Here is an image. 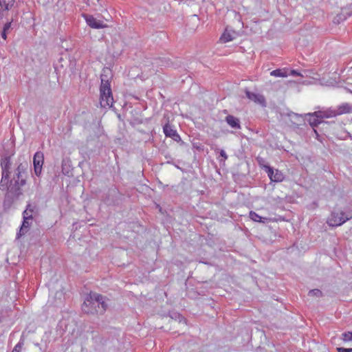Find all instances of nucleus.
<instances>
[{
  "mask_svg": "<svg viewBox=\"0 0 352 352\" xmlns=\"http://www.w3.org/2000/svg\"><path fill=\"white\" fill-rule=\"evenodd\" d=\"M28 168V164L21 163L18 165L14 171L13 179L10 181V185L6 188L7 193L4 201V204L7 202L10 204L12 200L17 198L22 194L21 187L25 184V179L22 177Z\"/></svg>",
  "mask_w": 352,
  "mask_h": 352,
  "instance_id": "nucleus-1",
  "label": "nucleus"
},
{
  "mask_svg": "<svg viewBox=\"0 0 352 352\" xmlns=\"http://www.w3.org/2000/svg\"><path fill=\"white\" fill-rule=\"evenodd\" d=\"M107 307L104 298L97 293H90L85 299L82 310L86 314H103Z\"/></svg>",
  "mask_w": 352,
  "mask_h": 352,
  "instance_id": "nucleus-2",
  "label": "nucleus"
},
{
  "mask_svg": "<svg viewBox=\"0 0 352 352\" xmlns=\"http://www.w3.org/2000/svg\"><path fill=\"white\" fill-rule=\"evenodd\" d=\"M109 70L106 69H103L102 74H101V85L100 87V105L102 107H111L113 105V98L112 96V91L111 89L110 82L108 78Z\"/></svg>",
  "mask_w": 352,
  "mask_h": 352,
  "instance_id": "nucleus-3",
  "label": "nucleus"
},
{
  "mask_svg": "<svg viewBox=\"0 0 352 352\" xmlns=\"http://www.w3.org/2000/svg\"><path fill=\"white\" fill-rule=\"evenodd\" d=\"M352 113V105L349 103H342L339 105L336 109L329 108L325 109V112L322 113V117H331L333 118L344 113ZM321 114L322 113H318Z\"/></svg>",
  "mask_w": 352,
  "mask_h": 352,
  "instance_id": "nucleus-4",
  "label": "nucleus"
},
{
  "mask_svg": "<svg viewBox=\"0 0 352 352\" xmlns=\"http://www.w3.org/2000/svg\"><path fill=\"white\" fill-rule=\"evenodd\" d=\"M351 218L349 214H345L342 211H333L331 212L327 223L330 226L336 227L341 226Z\"/></svg>",
  "mask_w": 352,
  "mask_h": 352,
  "instance_id": "nucleus-5",
  "label": "nucleus"
},
{
  "mask_svg": "<svg viewBox=\"0 0 352 352\" xmlns=\"http://www.w3.org/2000/svg\"><path fill=\"white\" fill-rule=\"evenodd\" d=\"M10 166V158L6 157L1 160V167L2 169V177L0 182V189L1 190H6L7 184L9 179V169Z\"/></svg>",
  "mask_w": 352,
  "mask_h": 352,
  "instance_id": "nucleus-6",
  "label": "nucleus"
},
{
  "mask_svg": "<svg viewBox=\"0 0 352 352\" xmlns=\"http://www.w3.org/2000/svg\"><path fill=\"white\" fill-rule=\"evenodd\" d=\"M43 163V153L41 151L36 152L33 157V164L34 173L38 177H39L41 174Z\"/></svg>",
  "mask_w": 352,
  "mask_h": 352,
  "instance_id": "nucleus-7",
  "label": "nucleus"
},
{
  "mask_svg": "<svg viewBox=\"0 0 352 352\" xmlns=\"http://www.w3.org/2000/svg\"><path fill=\"white\" fill-rule=\"evenodd\" d=\"M263 167L272 182H280L284 179L285 177L281 171L278 170L274 171V169L268 165H263Z\"/></svg>",
  "mask_w": 352,
  "mask_h": 352,
  "instance_id": "nucleus-8",
  "label": "nucleus"
},
{
  "mask_svg": "<svg viewBox=\"0 0 352 352\" xmlns=\"http://www.w3.org/2000/svg\"><path fill=\"white\" fill-rule=\"evenodd\" d=\"M246 96L248 99L253 101L256 104L261 105L263 107H266V100L263 95L258 93L245 91Z\"/></svg>",
  "mask_w": 352,
  "mask_h": 352,
  "instance_id": "nucleus-9",
  "label": "nucleus"
},
{
  "mask_svg": "<svg viewBox=\"0 0 352 352\" xmlns=\"http://www.w3.org/2000/svg\"><path fill=\"white\" fill-rule=\"evenodd\" d=\"M163 132L166 137L171 138L174 141L179 142L181 140V138L174 126L168 123L164 125Z\"/></svg>",
  "mask_w": 352,
  "mask_h": 352,
  "instance_id": "nucleus-10",
  "label": "nucleus"
},
{
  "mask_svg": "<svg viewBox=\"0 0 352 352\" xmlns=\"http://www.w3.org/2000/svg\"><path fill=\"white\" fill-rule=\"evenodd\" d=\"M324 112H325V110H323V111H315L313 113L309 114V116L310 117L309 119V122L313 128L315 126H317L319 124H320L322 122V119L331 118V117H322L321 116H322L323 113H321V114L318 113H324Z\"/></svg>",
  "mask_w": 352,
  "mask_h": 352,
  "instance_id": "nucleus-11",
  "label": "nucleus"
},
{
  "mask_svg": "<svg viewBox=\"0 0 352 352\" xmlns=\"http://www.w3.org/2000/svg\"><path fill=\"white\" fill-rule=\"evenodd\" d=\"M84 17L87 25L91 28L99 29L104 27L102 21L97 20L91 15L85 14Z\"/></svg>",
  "mask_w": 352,
  "mask_h": 352,
  "instance_id": "nucleus-12",
  "label": "nucleus"
},
{
  "mask_svg": "<svg viewBox=\"0 0 352 352\" xmlns=\"http://www.w3.org/2000/svg\"><path fill=\"white\" fill-rule=\"evenodd\" d=\"M236 37V33L234 31L229 30L226 29L224 32L221 36L219 40L222 43H226L230 41H233Z\"/></svg>",
  "mask_w": 352,
  "mask_h": 352,
  "instance_id": "nucleus-13",
  "label": "nucleus"
},
{
  "mask_svg": "<svg viewBox=\"0 0 352 352\" xmlns=\"http://www.w3.org/2000/svg\"><path fill=\"white\" fill-rule=\"evenodd\" d=\"M226 123L232 129H240L241 124L239 118L232 116L228 115L226 117L225 119Z\"/></svg>",
  "mask_w": 352,
  "mask_h": 352,
  "instance_id": "nucleus-14",
  "label": "nucleus"
},
{
  "mask_svg": "<svg viewBox=\"0 0 352 352\" xmlns=\"http://www.w3.org/2000/svg\"><path fill=\"white\" fill-rule=\"evenodd\" d=\"M14 2L15 0H0V7L2 10H0V19L3 16L2 12L9 10L14 6Z\"/></svg>",
  "mask_w": 352,
  "mask_h": 352,
  "instance_id": "nucleus-15",
  "label": "nucleus"
},
{
  "mask_svg": "<svg viewBox=\"0 0 352 352\" xmlns=\"http://www.w3.org/2000/svg\"><path fill=\"white\" fill-rule=\"evenodd\" d=\"M351 14V12H348V8H342L341 12L339 14H338L336 17L334 19V22L340 23L341 21L346 20L347 16H349Z\"/></svg>",
  "mask_w": 352,
  "mask_h": 352,
  "instance_id": "nucleus-16",
  "label": "nucleus"
},
{
  "mask_svg": "<svg viewBox=\"0 0 352 352\" xmlns=\"http://www.w3.org/2000/svg\"><path fill=\"white\" fill-rule=\"evenodd\" d=\"M30 220L28 219V217H25L23 219L22 225L20 228L19 232L17 233V238L21 237V236L24 235L28 230V228L30 227Z\"/></svg>",
  "mask_w": 352,
  "mask_h": 352,
  "instance_id": "nucleus-17",
  "label": "nucleus"
},
{
  "mask_svg": "<svg viewBox=\"0 0 352 352\" xmlns=\"http://www.w3.org/2000/svg\"><path fill=\"white\" fill-rule=\"evenodd\" d=\"M250 218L255 221V222H259V223H265V221L267 220V218L263 217L260 215H258L257 213H256L254 211L250 212Z\"/></svg>",
  "mask_w": 352,
  "mask_h": 352,
  "instance_id": "nucleus-18",
  "label": "nucleus"
},
{
  "mask_svg": "<svg viewBox=\"0 0 352 352\" xmlns=\"http://www.w3.org/2000/svg\"><path fill=\"white\" fill-rule=\"evenodd\" d=\"M270 75L275 77H287L288 76V74L286 69H277L272 71L270 72Z\"/></svg>",
  "mask_w": 352,
  "mask_h": 352,
  "instance_id": "nucleus-19",
  "label": "nucleus"
},
{
  "mask_svg": "<svg viewBox=\"0 0 352 352\" xmlns=\"http://www.w3.org/2000/svg\"><path fill=\"white\" fill-rule=\"evenodd\" d=\"M32 212H33V208L31 206L30 204H28L27 206L26 209L23 212V219L25 217H28V219H32Z\"/></svg>",
  "mask_w": 352,
  "mask_h": 352,
  "instance_id": "nucleus-20",
  "label": "nucleus"
},
{
  "mask_svg": "<svg viewBox=\"0 0 352 352\" xmlns=\"http://www.w3.org/2000/svg\"><path fill=\"white\" fill-rule=\"evenodd\" d=\"M24 344V341L23 340H20L19 342L14 346L12 352H21Z\"/></svg>",
  "mask_w": 352,
  "mask_h": 352,
  "instance_id": "nucleus-21",
  "label": "nucleus"
},
{
  "mask_svg": "<svg viewBox=\"0 0 352 352\" xmlns=\"http://www.w3.org/2000/svg\"><path fill=\"white\" fill-rule=\"evenodd\" d=\"M342 340L344 342L352 341V331L344 332L342 333Z\"/></svg>",
  "mask_w": 352,
  "mask_h": 352,
  "instance_id": "nucleus-22",
  "label": "nucleus"
},
{
  "mask_svg": "<svg viewBox=\"0 0 352 352\" xmlns=\"http://www.w3.org/2000/svg\"><path fill=\"white\" fill-rule=\"evenodd\" d=\"M308 295L309 296H316L320 297L322 296V292L318 289H311L309 292Z\"/></svg>",
  "mask_w": 352,
  "mask_h": 352,
  "instance_id": "nucleus-23",
  "label": "nucleus"
},
{
  "mask_svg": "<svg viewBox=\"0 0 352 352\" xmlns=\"http://www.w3.org/2000/svg\"><path fill=\"white\" fill-rule=\"evenodd\" d=\"M337 351L338 352H352V348L346 349V348H343V347H338V348H337Z\"/></svg>",
  "mask_w": 352,
  "mask_h": 352,
  "instance_id": "nucleus-24",
  "label": "nucleus"
},
{
  "mask_svg": "<svg viewBox=\"0 0 352 352\" xmlns=\"http://www.w3.org/2000/svg\"><path fill=\"white\" fill-rule=\"evenodd\" d=\"M220 156L223 157V162H225L228 159V155L224 150H221L220 152Z\"/></svg>",
  "mask_w": 352,
  "mask_h": 352,
  "instance_id": "nucleus-25",
  "label": "nucleus"
},
{
  "mask_svg": "<svg viewBox=\"0 0 352 352\" xmlns=\"http://www.w3.org/2000/svg\"><path fill=\"white\" fill-rule=\"evenodd\" d=\"M66 166V162L65 160L63 161V163H62V170H63V173L64 174H68L69 173V171H66L65 170H67V168H65Z\"/></svg>",
  "mask_w": 352,
  "mask_h": 352,
  "instance_id": "nucleus-26",
  "label": "nucleus"
},
{
  "mask_svg": "<svg viewBox=\"0 0 352 352\" xmlns=\"http://www.w3.org/2000/svg\"><path fill=\"white\" fill-rule=\"evenodd\" d=\"M66 166V162L65 160L63 161V163H62V170H63V173L64 174H68L69 173V171H66L65 170H67V168H65Z\"/></svg>",
  "mask_w": 352,
  "mask_h": 352,
  "instance_id": "nucleus-27",
  "label": "nucleus"
},
{
  "mask_svg": "<svg viewBox=\"0 0 352 352\" xmlns=\"http://www.w3.org/2000/svg\"><path fill=\"white\" fill-rule=\"evenodd\" d=\"M11 23L12 22H7L4 25L3 30L8 31V30H10V28H11Z\"/></svg>",
  "mask_w": 352,
  "mask_h": 352,
  "instance_id": "nucleus-28",
  "label": "nucleus"
},
{
  "mask_svg": "<svg viewBox=\"0 0 352 352\" xmlns=\"http://www.w3.org/2000/svg\"><path fill=\"white\" fill-rule=\"evenodd\" d=\"M290 74L292 76H301V74L296 70H291Z\"/></svg>",
  "mask_w": 352,
  "mask_h": 352,
  "instance_id": "nucleus-29",
  "label": "nucleus"
},
{
  "mask_svg": "<svg viewBox=\"0 0 352 352\" xmlns=\"http://www.w3.org/2000/svg\"><path fill=\"white\" fill-rule=\"evenodd\" d=\"M1 37H2L4 40H6V39H7V31L2 30V32H1Z\"/></svg>",
  "mask_w": 352,
  "mask_h": 352,
  "instance_id": "nucleus-30",
  "label": "nucleus"
},
{
  "mask_svg": "<svg viewBox=\"0 0 352 352\" xmlns=\"http://www.w3.org/2000/svg\"><path fill=\"white\" fill-rule=\"evenodd\" d=\"M56 295H58V296H59V298H60V297L63 296V292H58L56 293Z\"/></svg>",
  "mask_w": 352,
  "mask_h": 352,
  "instance_id": "nucleus-31",
  "label": "nucleus"
},
{
  "mask_svg": "<svg viewBox=\"0 0 352 352\" xmlns=\"http://www.w3.org/2000/svg\"><path fill=\"white\" fill-rule=\"evenodd\" d=\"M313 131H314V133L316 135V136L318 137V133L316 129H313Z\"/></svg>",
  "mask_w": 352,
  "mask_h": 352,
  "instance_id": "nucleus-32",
  "label": "nucleus"
},
{
  "mask_svg": "<svg viewBox=\"0 0 352 352\" xmlns=\"http://www.w3.org/2000/svg\"><path fill=\"white\" fill-rule=\"evenodd\" d=\"M261 161H263V160L261 159V160L258 161L259 162V164L261 165Z\"/></svg>",
  "mask_w": 352,
  "mask_h": 352,
  "instance_id": "nucleus-33",
  "label": "nucleus"
}]
</instances>
